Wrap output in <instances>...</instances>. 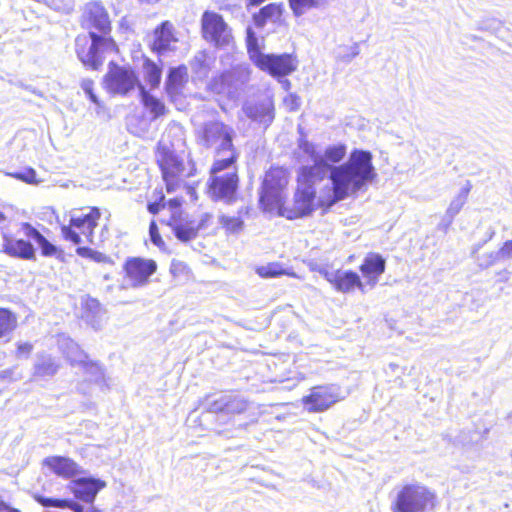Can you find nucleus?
I'll return each instance as SVG.
<instances>
[{"instance_id":"nucleus-1","label":"nucleus","mask_w":512,"mask_h":512,"mask_svg":"<svg viewBox=\"0 0 512 512\" xmlns=\"http://www.w3.org/2000/svg\"><path fill=\"white\" fill-rule=\"evenodd\" d=\"M300 148L313 162L301 167L304 179L309 182L328 179L319 191L318 204L322 207H331L356 195L377 175L369 151L355 149L345 163L339 164L346 156L344 144L329 145L319 150L314 144L304 141Z\"/></svg>"},{"instance_id":"nucleus-2","label":"nucleus","mask_w":512,"mask_h":512,"mask_svg":"<svg viewBox=\"0 0 512 512\" xmlns=\"http://www.w3.org/2000/svg\"><path fill=\"white\" fill-rule=\"evenodd\" d=\"M82 23L89 32L75 39L77 56L84 66L98 70L108 55L118 52L116 43L110 37L109 15L100 3L90 2L85 6Z\"/></svg>"},{"instance_id":"nucleus-3","label":"nucleus","mask_w":512,"mask_h":512,"mask_svg":"<svg viewBox=\"0 0 512 512\" xmlns=\"http://www.w3.org/2000/svg\"><path fill=\"white\" fill-rule=\"evenodd\" d=\"M234 135L232 127L219 121L205 123L202 127L199 134L201 144L216 151L213 172H222L235 162L237 154L232 143Z\"/></svg>"},{"instance_id":"nucleus-4","label":"nucleus","mask_w":512,"mask_h":512,"mask_svg":"<svg viewBox=\"0 0 512 512\" xmlns=\"http://www.w3.org/2000/svg\"><path fill=\"white\" fill-rule=\"evenodd\" d=\"M320 183V181H306L303 177V170L300 168L298 188L293 200L286 203L283 198L280 207H277L275 211L280 216L286 217L289 220L310 215L315 209V199H318L320 191V189L317 190L316 186Z\"/></svg>"},{"instance_id":"nucleus-5","label":"nucleus","mask_w":512,"mask_h":512,"mask_svg":"<svg viewBox=\"0 0 512 512\" xmlns=\"http://www.w3.org/2000/svg\"><path fill=\"white\" fill-rule=\"evenodd\" d=\"M100 217V210L96 207L90 208L87 213L72 214L69 225H64L61 228L64 239L73 244H80L82 242L81 235H83L86 241L92 245L104 242L107 233L106 226L102 228L99 237L94 236V229L97 227Z\"/></svg>"},{"instance_id":"nucleus-6","label":"nucleus","mask_w":512,"mask_h":512,"mask_svg":"<svg viewBox=\"0 0 512 512\" xmlns=\"http://www.w3.org/2000/svg\"><path fill=\"white\" fill-rule=\"evenodd\" d=\"M247 50L250 60L262 71L274 77L286 76L296 70L297 65L289 54L272 55L260 51L251 28L247 29Z\"/></svg>"},{"instance_id":"nucleus-7","label":"nucleus","mask_w":512,"mask_h":512,"mask_svg":"<svg viewBox=\"0 0 512 512\" xmlns=\"http://www.w3.org/2000/svg\"><path fill=\"white\" fill-rule=\"evenodd\" d=\"M157 162L162 171L163 180L168 192L175 191L181 182L193 175L194 166L191 161L186 164L174 152L161 147L158 150Z\"/></svg>"},{"instance_id":"nucleus-8","label":"nucleus","mask_w":512,"mask_h":512,"mask_svg":"<svg viewBox=\"0 0 512 512\" xmlns=\"http://www.w3.org/2000/svg\"><path fill=\"white\" fill-rule=\"evenodd\" d=\"M436 504V495L419 484L405 485L397 494L394 512H426Z\"/></svg>"},{"instance_id":"nucleus-9","label":"nucleus","mask_w":512,"mask_h":512,"mask_svg":"<svg viewBox=\"0 0 512 512\" xmlns=\"http://www.w3.org/2000/svg\"><path fill=\"white\" fill-rule=\"evenodd\" d=\"M103 85L107 92L114 95H127L136 87L142 86L135 71L126 65H119L113 61L108 64V71L104 76Z\"/></svg>"},{"instance_id":"nucleus-10","label":"nucleus","mask_w":512,"mask_h":512,"mask_svg":"<svg viewBox=\"0 0 512 512\" xmlns=\"http://www.w3.org/2000/svg\"><path fill=\"white\" fill-rule=\"evenodd\" d=\"M287 183L285 169L275 167L266 172L260 196V204L265 211L274 212L277 207H280Z\"/></svg>"},{"instance_id":"nucleus-11","label":"nucleus","mask_w":512,"mask_h":512,"mask_svg":"<svg viewBox=\"0 0 512 512\" xmlns=\"http://www.w3.org/2000/svg\"><path fill=\"white\" fill-rule=\"evenodd\" d=\"M345 398L342 389L337 384H327L312 387L301 400L305 410L310 413H320L328 410Z\"/></svg>"},{"instance_id":"nucleus-12","label":"nucleus","mask_w":512,"mask_h":512,"mask_svg":"<svg viewBox=\"0 0 512 512\" xmlns=\"http://www.w3.org/2000/svg\"><path fill=\"white\" fill-rule=\"evenodd\" d=\"M201 33L204 40L216 47L229 46L233 42L231 28L223 17L214 11H205L201 17Z\"/></svg>"},{"instance_id":"nucleus-13","label":"nucleus","mask_w":512,"mask_h":512,"mask_svg":"<svg viewBox=\"0 0 512 512\" xmlns=\"http://www.w3.org/2000/svg\"><path fill=\"white\" fill-rule=\"evenodd\" d=\"M250 69L247 65L240 64L231 70L215 77L209 83V89L216 94L234 97L237 91L249 81Z\"/></svg>"},{"instance_id":"nucleus-14","label":"nucleus","mask_w":512,"mask_h":512,"mask_svg":"<svg viewBox=\"0 0 512 512\" xmlns=\"http://www.w3.org/2000/svg\"><path fill=\"white\" fill-rule=\"evenodd\" d=\"M242 111L249 119L265 127L269 126L275 117L274 102L269 95L246 101Z\"/></svg>"},{"instance_id":"nucleus-15","label":"nucleus","mask_w":512,"mask_h":512,"mask_svg":"<svg viewBox=\"0 0 512 512\" xmlns=\"http://www.w3.org/2000/svg\"><path fill=\"white\" fill-rule=\"evenodd\" d=\"M220 172H213L211 168V183L209 192L216 200L230 202L234 199L237 187L238 176L235 171L220 175Z\"/></svg>"},{"instance_id":"nucleus-16","label":"nucleus","mask_w":512,"mask_h":512,"mask_svg":"<svg viewBox=\"0 0 512 512\" xmlns=\"http://www.w3.org/2000/svg\"><path fill=\"white\" fill-rule=\"evenodd\" d=\"M105 482L93 477H79L72 480L67 488L74 496L86 503H93L97 493L105 487Z\"/></svg>"},{"instance_id":"nucleus-17","label":"nucleus","mask_w":512,"mask_h":512,"mask_svg":"<svg viewBox=\"0 0 512 512\" xmlns=\"http://www.w3.org/2000/svg\"><path fill=\"white\" fill-rule=\"evenodd\" d=\"M156 268V262L150 259L132 258L125 264L126 274L135 287L144 285Z\"/></svg>"},{"instance_id":"nucleus-18","label":"nucleus","mask_w":512,"mask_h":512,"mask_svg":"<svg viewBox=\"0 0 512 512\" xmlns=\"http://www.w3.org/2000/svg\"><path fill=\"white\" fill-rule=\"evenodd\" d=\"M167 225L181 242L191 241L198 235L196 221L183 213L176 214L173 212L167 221Z\"/></svg>"},{"instance_id":"nucleus-19","label":"nucleus","mask_w":512,"mask_h":512,"mask_svg":"<svg viewBox=\"0 0 512 512\" xmlns=\"http://www.w3.org/2000/svg\"><path fill=\"white\" fill-rule=\"evenodd\" d=\"M43 465L51 472L62 478H74L84 473V470L73 459L63 456H50L43 460Z\"/></svg>"},{"instance_id":"nucleus-20","label":"nucleus","mask_w":512,"mask_h":512,"mask_svg":"<svg viewBox=\"0 0 512 512\" xmlns=\"http://www.w3.org/2000/svg\"><path fill=\"white\" fill-rule=\"evenodd\" d=\"M2 250L7 255L22 260H35V249L30 241L3 235Z\"/></svg>"},{"instance_id":"nucleus-21","label":"nucleus","mask_w":512,"mask_h":512,"mask_svg":"<svg viewBox=\"0 0 512 512\" xmlns=\"http://www.w3.org/2000/svg\"><path fill=\"white\" fill-rule=\"evenodd\" d=\"M284 6L282 3H270L254 14L253 21L257 28L267 24H280L282 22Z\"/></svg>"},{"instance_id":"nucleus-22","label":"nucleus","mask_w":512,"mask_h":512,"mask_svg":"<svg viewBox=\"0 0 512 512\" xmlns=\"http://www.w3.org/2000/svg\"><path fill=\"white\" fill-rule=\"evenodd\" d=\"M177 39L173 35V26L169 22H164L155 30L153 49L160 54L170 51L174 48Z\"/></svg>"},{"instance_id":"nucleus-23","label":"nucleus","mask_w":512,"mask_h":512,"mask_svg":"<svg viewBox=\"0 0 512 512\" xmlns=\"http://www.w3.org/2000/svg\"><path fill=\"white\" fill-rule=\"evenodd\" d=\"M360 270L364 277L369 279V283L375 285L378 277L385 271V260L378 254H370L365 258Z\"/></svg>"},{"instance_id":"nucleus-24","label":"nucleus","mask_w":512,"mask_h":512,"mask_svg":"<svg viewBox=\"0 0 512 512\" xmlns=\"http://www.w3.org/2000/svg\"><path fill=\"white\" fill-rule=\"evenodd\" d=\"M82 317L93 328L98 329L101 325L104 311L97 299L86 296L82 298Z\"/></svg>"},{"instance_id":"nucleus-25","label":"nucleus","mask_w":512,"mask_h":512,"mask_svg":"<svg viewBox=\"0 0 512 512\" xmlns=\"http://www.w3.org/2000/svg\"><path fill=\"white\" fill-rule=\"evenodd\" d=\"M334 288L342 293H349L355 287L363 291V284L355 272L337 270V275L333 283Z\"/></svg>"},{"instance_id":"nucleus-26","label":"nucleus","mask_w":512,"mask_h":512,"mask_svg":"<svg viewBox=\"0 0 512 512\" xmlns=\"http://www.w3.org/2000/svg\"><path fill=\"white\" fill-rule=\"evenodd\" d=\"M21 232L29 240H33L38 244L44 256H52L56 253V247L29 223H23L21 225Z\"/></svg>"},{"instance_id":"nucleus-27","label":"nucleus","mask_w":512,"mask_h":512,"mask_svg":"<svg viewBox=\"0 0 512 512\" xmlns=\"http://www.w3.org/2000/svg\"><path fill=\"white\" fill-rule=\"evenodd\" d=\"M59 369L58 363L50 355L38 354L34 363V377H52Z\"/></svg>"},{"instance_id":"nucleus-28","label":"nucleus","mask_w":512,"mask_h":512,"mask_svg":"<svg viewBox=\"0 0 512 512\" xmlns=\"http://www.w3.org/2000/svg\"><path fill=\"white\" fill-rule=\"evenodd\" d=\"M256 273L262 278H277L283 275L297 278V274L289 267H285L282 263L272 262L256 268Z\"/></svg>"},{"instance_id":"nucleus-29","label":"nucleus","mask_w":512,"mask_h":512,"mask_svg":"<svg viewBox=\"0 0 512 512\" xmlns=\"http://www.w3.org/2000/svg\"><path fill=\"white\" fill-rule=\"evenodd\" d=\"M80 366L82 367L84 372L85 382L89 381L90 383L98 385L100 388L106 386V380L103 369L98 363L89 361L87 359Z\"/></svg>"},{"instance_id":"nucleus-30","label":"nucleus","mask_w":512,"mask_h":512,"mask_svg":"<svg viewBox=\"0 0 512 512\" xmlns=\"http://www.w3.org/2000/svg\"><path fill=\"white\" fill-rule=\"evenodd\" d=\"M37 501L41 503L44 507L68 508L74 512H100L92 506L84 508L82 505L73 500H60L37 497Z\"/></svg>"},{"instance_id":"nucleus-31","label":"nucleus","mask_w":512,"mask_h":512,"mask_svg":"<svg viewBox=\"0 0 512 512\" xmlns=\"http://www.w3.org/2000/svg\"><path fill=\"white\" fill-rule=\"evenodd\" d=\"M61 348L72 365H81L87 360V355L80 349L79 345L70 339L65 340Z\"/></svg>"},{"instance_id":"nucleus-32","label":"nucleus","mask_w":512,"mask_h":512,"mask_svg":"<svg viewBox=\"0 0 512 512\" xmlns=\"http://www.w3.org/2000/svg\"><path fill=\"white\" fill-rule=\"evenodd\" d=\"M140 95L144 107L157 118L165 114V105L156 97L149 94L144 86H140Z\"/></svg>"},{"instance_id":"nucleus-33","label":"nucleus","mask_w":512,"mask_h":512,"mask_svg":"<svg viewBox=\"0 0 512 512\" xmlns=\"http://www.w3.org/2000/svg\"><path fill=\"white\" fill-rule=\"evenodd\" d=\"M16 327V315L8 309L0 308V339L10 336Z\"/></svg>"},{"instance_id":"nucleus-34","label":"nucleus","mask_w":512,"mask_h":512,"mask_svg":"<svg viewBox=\"0 0 512 512\" xmlns=\"http://www.w3.org/2000/svg\"><path fill=\"white\" fill-rule=\"evenodd\" d=\"M469 191L470 187L463 188L450 202L445 213V218L448 219V225L453 221L454 217L460 212L466 203Z\"/></svg>"},{"instance_id":"nucleus-35","label":"nucleus","mask_w":512,"mask_h":512,"mask_svg":"<svg viewBox=\"0 0 512 512\" xmlns=\"http://www.w3.org/2000/svg\"><path fill=\"white\" fill-rule=\"evenodd\" d=\"M186 76L185 68H173L170 70L168 78L166 80V90L169 95H174L178 93L179 88L181 87L184 78Z\"/></svg>"},{"instance_id":"nucleus-36","label":"nucleus","mask_w":512,"mask_h":512,"mask_svg":"<svg viewBox=\"0 0 512 512\" xmlns=\"http://www.w3.org/2000/svg\"><path fill=\"white\" fill-rule=\"evenodd\" d=\"M143 75L151 88H155L161 80V69L155 63L146 59L143 63Z\"/></svg>"},{"instance_id":"nucleus-37","label":"nucleus","mask_w":512,"mask_h":512,"mask_svg":"<svg viewBox=\"0 0 512 512\" xmlns=\"http://www.w3.org/2000/svg\"><path fill=\"white\" fill-rule=\"evenodd\" d=\"M220 225L231 234H237L243 230L244 221L240 216L221 215L219 217Z\"/></svg>"},{"instance_id":"nucleus-38","label":"nucleus","mask_w":512,"mask_h":512,"mask_svg":"<svg viewBox=\"0 0 512 512\" xmlns=\"http://www.w3.org/2000/svg\"><path fill=\"white\" fill-rule=\"evenodd\" d=\"M324 0H289L290 7L296 16L303 15L306 10L319 7Z\"/></svg>"},{"instance_id":"nucleus-39","label":"nucleus","mask_w":512,"mask_h":512,"mask_svg":"<svg viewBox=\"0 0 512 512\" xmlns=\"http://www.w3.org/2000/svg\"><path fill=\"white\" fill-rule=\"evenodd\" d=\"M76 253L81 257L89 258L97 263H109V264L113 263L111 258L109 256H107L106 254L96 251V250H93L88 247H78L76 249Z\"/></svg>"},{"instance_id":"nucleus-40","label":"nucleus","mask_w":512,"mask_h":512,"mask_svg":"<svg viewBox=\"0 0 512 512\" xmlns=\"http://www.w3.org/2000/svg\"><path fill=\"white\" fill-rule=\"evenodd\" d=\"M247 409V402L241 398H226V411L225 414H240Z\"/></svg>"},{"instance_id":"nucleus-41","label":"nucleus","mask_w":512,"mask_h":512,"mask_svg":"<svg viewBox=\"0 0 512 512\" xmlns=\"http://www.w3.org/2000/svg\"><path fill=\"white\" fill-rule=\"evenodd\" d=\"M227 396L220 397L217 400L208 401L206 409L212 413H225Z\"/></svg>"},{"instance_id":"nucleus-42","label":"nucleus","mask_w":512,"mask_h":512,"mask_svg":"<svg viewBox=\"0 0 512 512\" xmlns=\"http://www.w3.org/2000/svg\"><path fill=\"white\" fill-rule=\"evenodd\" d=\"M33 351V345L30 342H17L15 356L18 359L29 358Z\"/></svg>"},{"instance_id":"nucleus-43","label":"nucleus","mask_w":512,"mask_h":512,"mask_svg":"<svg viewBox=\"0 0 512 512\" xmlns=\"http://www.w3.org/2000/svg\"><path fill=\"white\" fill-rule=\"evenodd\" d=\"M81 88L89 99L96 105H100L98 97L94 93V82L90 79H84L81 81Z\"/></svg>"},{"instance_id":"nucleus-44","label":"nucleus","mask_w":512,"mask_h":512,"mask_svg":"<svg viewBox=\"0 0 512 512\" xmlns=\"http://www.w3.org/2000/svg\"><path fill=\"white\" fill-rule=\"evenodd\" d=\"M149 234L150 239L154 245H156L159 248H162L164 246V241L162 240L158 231V227L154 221H152L150 224Z\"/></svg>"},{"instance_id":"nucleus-45","label":"nucleus","mask_w":512,"mask_h":512,"mask_svg":"<svg viewBox=\"0 0 512 512\" xmlns=\"http://www.w3.org/2000/svg\"><path fill=\"white\" fill-rule=\"evenodd\" d=\"M16 179L22 180L26 183H36V172L33 169H27L24 172L10 174Z\"/></svg>"},{"instance_id":"nucleus-46","label":"nucleus","mask_w":512,"mask_h":512,"mask_svg":"<svg viewBox=\"0 0 512 512\" xmlns=\"http://www.w3.org/2000/svg\"><path fill=\"white\" fill-rule=\"evenodd\" d=\"M284 104L290 111H296L300 108L301 100L295 94H289L284 98Z\"/></svg>"},{"instance_id":"nucleus-47","label":"nucleus","mask_w":512,"mask_h":512,"mask_svg":"<svg viewBox=\"0 0 512 512\" xmlns=\"http://www.w3.org/2000/svg\"><path fill=\"white\" fill-rule=\"evenodd\" d=\"M208 54L205 51H199L196 53L193 59V65L201 70L207 66Z\"/></svg>"},{"instance_id":"nucleus-48","label":"nucleus","mask_w":512,"mask_h":512,"mask_svg":"<svg viewBox=\"0 0 512 512\" xmlns=\"http://www.w3.org/2000/svg\"><path fill=\"white\" fill-rule=\"evenodd\" d=\"M314 270H316L320 275H322L330 284L333 285L334 281H335V278H336V275H337V270L336 271H331L329 270L327 267H324V266H319L317 268H315Z\"/></svg>"},{"instance_id":"nucleus-49","label":"nucleus","mask_w":512,"mask_h":512,"mask_svg":"<svg viewBox=\"0 0 512 512\" xmlns=\"http://www.w3.org/2000/svg\"><path fill=\"white\" fill-rule=\"evenodd\" d=\"M496 257L503 259H512V240L506 241L498 251Z\"/></svg>"},{"instance_id":"nucleus-50","label":"nucleus","mask_w":512,"mask_h":512,"mask_svg":"<svg viewBox=\"0 0 512 512\" xmlns=\"http://www.w3.org/2000/svg\"><path fill=\"white\" fill-rule=\"evenodd\" d=\"M164 207H165L164 195L161 194L159 201H155V202L148 204V211L151 214H157Z\"/></svg>"},{"instance_id":"nucleus-51","label":"nucleus","mask_w":512,"mask_h":512,"mask_svg":"<svg viewBox=\"0 0 512 512\" xmlns=\"http://www.w3.org/2000/svg\"><path fill=\"white\" fill-rule=\"evenodd\" d=\"M350 53L349 54H346V55H342V56H339V58L344 61V62H349L351 61L354 57H356L357 55H359V45L357 43H354L350 48Z\"/></svg>"},{"instance_id":"nucleus-52","label":"nucleus","mask_w":512,"mask_h":512,"mask_svg":"<svg viewBox=\"0 0 512 512\" xmlns=\"http://www.w3.org/2000/svg\"><path fill=\"white\" fill-rule=\"evenodd\" d=\"M167 204L169 210L171 211V215L173 214V212H175L176 214L182 213V211L180 210L181 200L179 198L170 199Z\"/></svg>"},{"instance_id":"nucleus-53","label":"nucleus","mask_w":512,"mask_h":512,"mask_svg":"<svg viewBox=\"0 0 512 512\" xmlns=\"http://www.w3.org/2000/svg\"><path fill=\"white\" fill-rule=\"evenodd\" d=\"M211 220V215L208 213H204L201 215V218L198 222H196L197 232H199L201 229H204L208 226V223Z\"/></svg>"},{"instance_id":"nucleus-54","label":"nucleus","mask_w":512,"mask_h":512,"mask_svg":"<svg viewBox=\"0 0 512 512\" xmlns=\"http://www.w3.org/2000/svg\"><path fill=\"white\" fill-rule=\"evenodd\" d=\"M184 268V265L182 263H172L171 265V272L175 274L176 272L182 270Z\"/></svg>"},{"instance_id":"nucleus-55","label":"nucleus","mask_w":512,"mask_h":512,"mask_svg":"<svg viewBox=\"0 0 512 512\" xmlns=\"http://www.w3.org/2000/svg\"><path fill=\"white\" fill-rule=\"evenodd\" d=\"M78 390L80 392H82L83 394H88L90 392V390L88 389V387L84 383L79 384Z\"/></svg>"},{"instance_id":"nucleus-56","label":"nucleus","mask_w":512,"mask_h":512,"mask_svg":"<svg viewBox=\"0 0 512 512\" xmlns=\"http://www.w3.org/2000/svg\"><path fill=\"white\" fill-rule=\"evenodd\" d=\"M281 83H282L283 87H284L286 90H288V89L290 88L291 83H290V81H289V80L285 79V80L281 81Z\"/></svg>"},{"instance_id":"nucleus-57","label":"nucleus","mask_w":512,"mask_h":512,"mask_svg":"<svg viewBox=\"0 0 512 512\" xmlns=\"http://www.w3.org/2000/svg\"><path fill=\"white\" fill-rule=\"evenodd\" d=\"M263 1L264 0H250V3L253 4V5H257V4H260Z\"/></svg>"},{"instance_id":"nucleus-58","label":"nucleus","mask_w":512,"mask_h":512,"mask_svg":"<svg viewBox=\"0 0 512 512\" xmlns=\"http://www.w3.org/2000/svg\"><path fill=\"white\" fill-rule=\"evenodd\" d=\"M187 190H188V193L191 195V197H193L195 195V191L191 187H188Z\"/></svg>"},{"instance_id":"nucleus-59","label":"nucleus","mask_w":512,"mask_h":512,"mask_svg":"<svg viewBox=\"0 0 512 512\" xmlns=\"http://www.w3.org/2000/svg\"><path fill=\"white\" fill-rule=\"evenodd\" d=\"M4 508H5V502L0 500V512H2Z\"/></svg>"},{"instance_id":"nucleus-60","label":"nucleus","mask_w":512,"mask_h":512,"mask_svg":"<svg viewBox=\"0 0 512 512\" xmlns=\"http://www.w3.org/2000/svg\"><path fill=\"white\" fill-rule=\"evenodd\" d=\"M5 220L4 214L0 211V222Z\"/></svg>"},{"instance_id":"nucleus-61","label":"nucleus","mask_w":512,"mask_h":512,"mask_svg":"<svg viewBox=\"0 0 512 512\" xmlns=\"http://www.w3.org/2000/svg\"><path fill=\"white\" fill-rule=\"evenodd\" d=\"M6 373H7V371H2V372H1V374H0V376H1L2 378L7 377V374H6Z\"/></svg>"},{"instance_id":"nucleus-62","label":"nucleus","mask_w":512,"mask_h":512,"mask_svg":"<svg viewBox=\"0 0 512 512\" xmlns=\"http://www.w3.org/2000/svg\"><path fill=\"white\" fill-rule=\"evenodd\" d=\"M494 261H495V258L493 260H491L490 262H488L487 265L493 264Z\"/></svg>"}]
</instances>
